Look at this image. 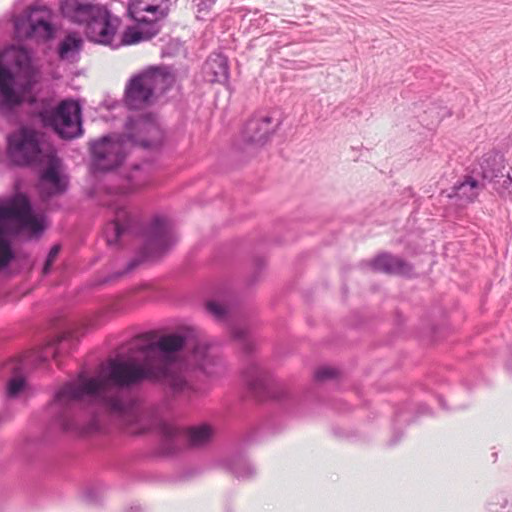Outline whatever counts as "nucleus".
<instances>
[{
  "label": "nucleus",
  "mask_w": 512,
  "mask_h": 512,
  "mask_svg": "<svg viewBox=\"0 0 512 512\" xmlns=\"http://www.w3.org/2000/svg\"><path fill=\"white\" fill-rule=\"evenodd\" d=\"M54 151L42 132L28 126H21L7 136V159L15 166L39 165L47 153Z\"/></svg>",
  "instance_id": "nucleus-10"
},
{
  "label": "nucleus",
  "mask_w": 512,
  "mask_h": 512,
  "mask_svg": "<svg viewBox=\"0 0 512 512\" xmlns=\"http://www.w3.org/2000/svg\"><path fill=\"white\" fill-rule=\"evenodd\" d=\"M126 132L103 136L91 143L92 167L95 171H111L120 166L129 147L155 149L163 142V131L154 115H130L125 124Z\"/></svg>",
  "instance_id": "nucleus-3"
},
{
  "label": "nucleus",
  "mask_w": 512,
  "mask_h": 512,
  "mask_svg": "<svg viewBox=\"0 0 512 512\" xmlns=\"http://www.w3.org/2000/svg\"><path fill=\"white\" fill-rule=\"evenodd\" d=\"M105 487L101 483H90L82 492V498L87 504L95 505L102 501Z\"/></svg>",
  "instance_id": "nucleus-24"
},
{
  "label": "nucleus",
  "mask_w": 512,
  "mask_h": 512,
  "mask_svg": "<svg viewBox=\"0 0 512 512\" xmlns=\"http://www.w3.org/2000/svg\"><path fill=\"white\" fill-rule=\"evenodd\" d=\"M203 77L209 83L225 84L229 79L227 58L220 53H212L203 65Z\"/></svg>",
  "instance_id": "nucleus-19"
},
{
  "label": "nucleus",
  "mask_w": 512,
  "mask_h": 512,
  "mask_svg": "<svg viewBox=\"0 0 512 512\" xmlns=\"http://www.w3.org/2000/svg\"><path fill=\"white\" fill-rule=\"evenodd\" d=\"M439 403H440V405H441L443 408H445V407H444V405H443V399H442V398H439Z\"/></svg>",
  "instance_id": "nucleus-33"
},
{
  "label": "nucleus",
  "mask_w": 512,
  "mask_h": 512,
  "mask_svg": "<svg viewBox=\"0 0 512 512\" xmlns=\"http://www.w3.org/2000/svg\"><path fill=\"white\" fill-rule=\"evenodd\" d=\"M171 0H130L128 15L137 23L123 34L124 44H136L151 39L159 32L158 21L167 16Z\"/></svg>",
  "instance_id": "nucleus-9"
},
{
  "label": "nucleus",
  "mask_w": 512,
  "mask_h": 512,
  "mask_svg": "<svg viewBox=\"0 0 512 512\" xmlns=\"http://www.w3.org/2000/svg\"><path fill=\"white\" fill-rule=\"evenodd\" d=\"M399 439H400V436L399 435H395L394 438L392 439V443L393 444L397 443Z\"/></svg>",
  "instance_id": "nucleus-30"
},
{
  "label": "nucleus",
  "mask_w": 512,
  "mask_h": 512,
  "mask_svg": "<svg viewBox=\"0 0 512 512\" xmlns=\"http://www.w3.org/2000/svg\"><path fill=\"white\" fill-rule=\"evenodd\" d=\"M373 270L386 274L409 276L412 266L398 256L389 253H381L371 262Z\"/></svg>",
  "instance_id": "nucleus-20"
},
{
  "label": "nucleus",
  "mask_w": 512,
  "mask_h": 512,
  "mask_svg": "<svg viewBox=\"0 0 512 512\" xmlns=\"http://www.w3.org/2000/svg\"><path fill=\"white\" fill-rule=\"evenodd\" d=\"M273 120V117L269 115L253 117L243 129V140L256 146L264 145L279 124L272 125Z\"/></svg>",
  "instance_id": "nucleus-18"
},
{
  "label": "nucleus",
  "mask_w": 512,
  "mask_h": 512,
  "mask_svg": "<svg viewBox=\"0 0 512 512\" xmlns=\"http://www.w3.org/2000/svg\"><path fill=\"white\" fill-rule=\"evenodd\" d=\"M226 468L238 479L246 480L256 473L255 467L243 454H236L225 463Z\"/></svg>",
  "instance_id": "nucleus-23"
},
{
  "label": "nucleus",
  "mask_w": 512,
  "mask_h": 512,
  "mask_svg": "<svg viewBox=\"0 0 512 512\" xmlns=\"http://www.w3.org/2000/svg\"><path fill=\"white\" fill-rule=\"evenodd\" d=\"M490 506H491V507H490V510H491V511H494V512H497V511H498V509L494 507V504H493V503H490Z\"/></svg>",
  "instance_id": "nucleus-31"
},
{
  "label": "nucleus",
  "mask_w": 512,
  "mask_h": 512,
  "mask_svg": "<svg viewBox=\"0 0 512 512\" xmlns=\"http://www.w3.org/2000/svg\"><path fill=\"white\" fill-rule=\"evenodd\" d=\"M62 15L72 23L84 26L87 38L102 45H112L119 18L103 6L81 0H62Z\"/></svg>",
  "instance_id": "nucleus-7"
},
{
  "label": "nucleus",
  "mask_w": 512,
  "mask_h": 512,
  "mask_svg": "<svg viewBox=\"0 0 512 512\" xmlns=\"http://www.w3.org/2000/svg\"><path fill=\"white\" fill-rule=\"evenodd\" d=\"M410 419H408L407 417H405L404 413L401 411V412H398L396 414V422H408Z\"/></svg>",
  "instance_id": "nucleus-28"
},
{
  "label": "nucleus",
  "mask_w": 512,
  "mask_h": 512,
  "mask_svg": "<svg viewBox=\"0 0 512 512\" xmlns=\"http://www.w3.org/2000/svg\"><path fill=\"white\" fill-rule=\"evenodd\" d=\"M55 14L46 6H33L14 20L15 35L19 39L48 41L55 36Z\"/></svg>",
  "instance_id": "nucleus-13"
},
{
  "label": "nucleus",
  "mask_w": 512,
  "mask_h": 512,
  "mask_svg": "<svg viewBox=\"0 0 512 512\" xmlns=\"http://www.w3.org/2000/svg\"><path fill=\"white\" fill-rule=\"evenodd\" d=\"M472 172L484 184H491L499 194L510 192V188L512 191V175L506 169L504 157L500 152L491 150L485 153Z\"/></svg>",
  "instance_id": "nucleus-16"
},
{
  "label": "nucleus",
  "mask_w": 512,
  "mask_h": 512,
  "mask_svg": "<svg viewBox=\"0 0 512 512\" xmlns=\"http://www.w3.org/2000/svg\"><path fill=\"white\" fill-rule=\"evenodd\" d=\"M337 376H338V370L333 367H329V366H321V367L317 368L314 373L315 381L320 382V383L325 382L330 379H334Z\"/></svg>",
  "instance_id": "nucleus-25"
},
{
  "label": "nucleus",
  "mask_w": 512,
  "mask_h": 512,
  "mask_svg": "<svg viewBox=\"0 0 512 512\" xmlns=\"http://www.w3.org/2000/svg\"><path fill=\"white\" fill-rule=\"evenodd\" d=\"M41 119L45 126L51 127L62 139H74L84 132L82 108L75 100H64L54 109L42 112Z\"/></svg>",
  "instance_id": "nucleus-14"
},
{
  "label": "nucleus",
  "mask_w": 512,
  "mask_h": 512,
  "mask_svg": "<svg viewBox=\"0 0 512 512\" xmlns=\"http://www.w3.org/2000/svg\"><path fill=\"white\" fill-rule=\"evenodd\" d=\"M160 451L164 455H172L180 451L186 444L201 447L209 443L214 430L207 424L191 427L187 431L166 422L159 425Z\"/></svg>",
  "instance_id": "nucleus-12"
},
{
  "label": "nucleus",
  "mask_w": 512,
  "mask_h": 512,
  "mask_svg": "<svg viewBox=\"0 0 512 512\" xmlns=\"http://www.w3.org/2000/svg\"><path fill=\"white\" fill-rule=\"evenodd\" d=\"M265 263H264V260L262 259H257L255 261V266H256V269L257 270H260L262 267H264Z\"/></svg>",
  "instance_id": "nucleus-29"
},
{
  "label": "nucleus",
  "mask_w": 512,
  "mask_h": 512,
  "mask_svg": "<svg viewBox=\"0 0 512 512\" xmlns=\"http://www.w3.org/2000/svg\"><path fill=\"white\" fill-rule=\"evenodd\" d=\"M484 187V183L471 171L470 174L464 176L462 181L454 185L453 196L465 203H469L478 197Z\"/></svg>",
  "instance_id": "nucleus-21"
},
{
  "label": "nucleus",
  "mask_w": 512,
  "mask_h": 512,
  "mask_svg": "<svg viewBox=\"0 0 512 512\" xmlns=\"http://www.w3.org/2000/svg\"><path fill=\"white\" fill-rule=\"evenodd\" d=\"M82 37L75 32H70L64 36L57 47V55L61 61L75 63L80 58V52L83 48Z\"/></svg>",
  "instance_id": "nucleus-22"
},
{
  "label": "nucleus",
  "mask_w": 512,
  "mask_h": 512,
  "mask_svg": "<svg viewBox=\"0 0 512 512\" xmlns=\"http://www.w3.org/2000/svg\"><path fill=\"white\" fill-rule=\"evenodd\" d=\"M45 230L43 215L36 214L30 199L18 192L0 197V271L7 269L16 254L11 237L40 236Z\"/></svg>",
  "instance_id": "nucleus-5"
},
{
  "label": "nucleus",
  "mask_w": 512,
  "mask_h": 512,
  "mask_svg": "<svg viewBox=\"0 0 512 512\" xmlns=\"http://www.w3.org/2000/svg\"><path fill=\"white\" fill-rule=\"evenodd\" d=\"M206 311L218 322L228 323L231 337L247 355L254 351V341L246 319H234L232 296L227 291L216 293L206 301Z\"/></svg>",
  "instance_id": "nucleus-11"
},
{
  "label": "nucleus",
  "mask_w": 512,
  "mask_h": 512,
  "mask_svg": "<svg viewBox=\"0 0 512 512\" xmlns=\"http://www.w3.org/2000/svg\"><path fill=\"white\" fill-rule=\"evenodd\" d=\"M36 73L31 49L11 45L0 51V115H9L23 103L36 84Z\"/></svg>",
  "instance_id": "nucleus-4"
},
{
  "label": "nucleus",
  "mask_w": 512,
  "mask_h": 512,
  "mask_svg": "<svg viewBox=\"0 0 512 512\" xmlns=\"http://www.w3.org/2000/svg\"><path fill=\"white\" fill-rule=\"evenodd\" d=\"M150 183V165H134L119 186L108 188L105 205L113 212V219L104 228V236L109 246L122 245L125 238L141 234L140 255L131 259L120 275L132 272L145 259L165 252L174 243L172 225L167 219L156 216L143 227L127 210L125 197L139 191Z\"/></svg>",
  "instance_id": "nucleus-2"
},
{
  "label": "nucleus",
  "mask_w": 512,
  "mask_h": 512,
  "mask_svg": "<svg viewBox=\"0 0 512 512\" xmlns=\"http://www.w3.org/2000/svg\"><path fill=\"white\" fill-rule=\"evenodd\" d=\"M192 2L196 8V17L198 19H204L209 10L216 3V0H192Z\"/></svg>",
  "instance_id": "nucleus-26"
},
{
  "label": "nucleus",
  "mask_w": 512,
  "mask_h": 512,
  "mask_svg": "<svg viewBox=\"0 0 512 512\" xmlns=\"http://www.w3.org/2000/svg\"><path fill=\"white\" fill-rule=\"evenodd\" d=\"M175 77L168 67H150L134 75L125 88V104L130 110L147 107L154 97L163 94L174 83Z\"/></svg>",
  "instance_id": "nucleus-8"
},
{
  "label": "nucleus",
  "mask_w": 512,
  "mask_h": 512,
  "mask_svg": "<svg viewBox=\"0 0 512 512\" xmlns=\"http://www.w3.org/2000/svg\"><path fill=\"white\" fill-rule=\"evenodd\" d=\"M61 247L60 245H53L51 249L49 250V253L46 257L42 273L43 275H48L53 267V264L55 260L57 259L59 253H60Z\"/></svg>",
  "instance_id": "nucleus-27"
},
{
  "label": "nucleus",
  "mask_w": 512,
  "mask_h": 512,
  "mask_svg": "<svg viewBox=\"0 0 512 512\" xmlns=\"http://www.w3.org/2000/svg\"><path fill=\"white\" fill-rule=\"evenodd\" d=\"M82 327H70L53 339L49 340L44 347L34 349L23 356L12 359L6 364V369L13 374L8 380L6 393L9 398H16L26 389L27 382L24 371L28 365H39L49 359H57L61 354L68 353L83 335Z\"/></svg>",
  "instance_id": "nucleus-6"
},
{
  "label": "nucleus",
  "mask_w": 512,
  "mask_h": 512,
  "mask_svg": "<svg viewBox=\"0 0 512 512\" xmlns=\"http://www.w3.org/2000/svg\"><path fill=\"white\" fill-rule=\"evenodd\" d=\"M216 359L200 331L184 326L154 339L141 335L134 339L127 356L109 359L101 373L78 374L54 394L48 413L65 432L85 435L100 432L106 421L135 426L144 432L142 411L134 389L144 381L161 385L172 395L190 397L194 388L188 374L198 370L208 376L216 373Z\"/></svg>",
  "instance_id": "nucleus-1"
},
{
  "label": "nucleus",
  "mask_w": 512,
  "mask_h": 512,
  "mask_svg": "<svg viewBox=\"0 0 512 512\" xmlns=\"http://www.w3.org/2000/svg\"><path fill=\"white\" fill-rule=\"evenodd\" d=\"M243 378L248 389L259 400L284 401L292 398L291 392L282 384L275 382L270 373L256 360L247 363Z\"/></svg>",
  "instance_id": "nucleus-15"
},
{
  "label": "nucleus",
  "mask_w": 512,
  "mask_h": 512,
  "mask_svg": "<svg viewBox=\"0 0 512 512\" xmlns=\"http://www.w3.org/2000/svg\"><path fill=\"white\" fill-rule=\"evenodd\" d=\"M46 165L40 171L38 190L42 199L63 194L68 187V178L61 172V160L56 152L47 153Z\"/></svg>",
  "instance_id": "nucleus-17"
},
{
  "label": "nucleus",
  "mask_w": 512,
  "mask_h": 512,
  "mask_svg": "<svg viewBox=\"0 0 512 512\" xmlns=\"http://www.w3.org/2000/svg\"><path fill=\"white\" fill-rule=\"evenodd\" d=\"M420 409L421 413H425L428 410L427 406H421Z\"/></svg>",
  "instance_id": "nucleus-32"
}]
</instances>
